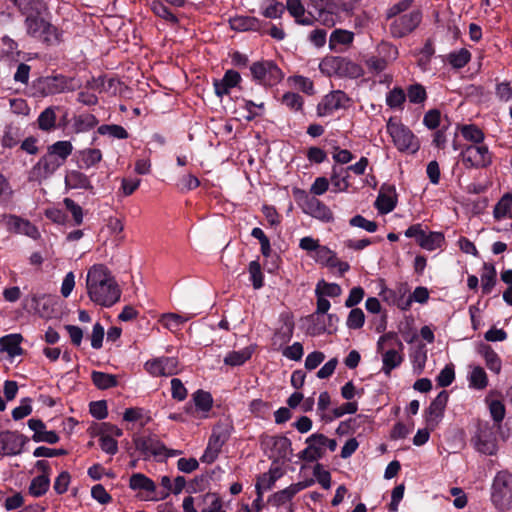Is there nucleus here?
I'll list each match as a JSON object with an SVG mask.
<instances>
[{"label":"nucleus","mask_w":512,"mask_h":512,"mask_svg":"<svg viewBox=\"0 0 512 512\" xmlns=\"http://www.w3.org/2000/svg\"><path fill=\"white\" fill-rule=\"evenodd\" d=\"M87 291L94 303L110 307L121 296V290L111 271L104 264L93 265L87 273Z\"/></svg>","instance_id":"nucleus-1"},{"label":"nucleus","mask_w":512,"mask_h":512,"mask_svg":"<svg viewBox=\"0 0 512 512\" xmlns=\"http://www.w3.org/2000/svg\"><path fill=\"white\" fill-rule=\"evenodd\" d=\"M26 34L45 46H57L63 42V31L42 15L25 18Z\"/></svg>","instance_id":"nucleus-2"},{"label":"nucleus","mask_w":512,"mask_h":512,"mask_svg":"<svg viewBox=\"0 0 512 512\" xmlns=\"http://www.w3.org/2000/svg\"><path fill=\"white\" fill-rule=\"evenodd\" d=\"M490 501L498 512L512 510V473L503 469L498 471L491 483Z\"/></svg>","instance_id":"nucleus-3"},{"label":"nucleus","mask_w":512,"mask_h":512,"mask_svg":"<svg viewBox=\"0 0 512 512\" xmlns=\"http://www.w3.org/2000/svg\"><path fill=\"white\" fill-rule=\"evenodd\" d=\"M35 89L42 96L55 95L66 91H75L81 87L78 80L62 74L39 78L35 83Z\"/></svg>","instance_id":"nucleus-4"},{"label":"nucleus","mask_w":512,"mask_h":512,"mask_svg":"<svg viewBox=\"0 0 512 512\" xmlns=\"http://www.w3.org/2000/svg\"><path fill=\"white\" fill-rule=\"evenodd\" d=\"M250 73L253 81L265 87H273L284 78L282 70L272 60H260L252 63Z\"/></svg>","instance_id":"nucleus-5"},{"label":"nucleus","mask_w":512,"mask_h":512,"mask_svg":"<svg viewBox=\"0 0 512 512\" xmlns=\"http://www.w3.org/2000/svg\"><path fill=\"white\" fill-rule=\"evenodd\" d=\"M495 428L488 422L478 424L477 431L471 438V443L479 453L489 456L497 454L498 444Z\"/></svg>","instance_id":"nucleus-6"},{"label":"nucleus","mask_w":512,"mask_h":512,"mask_svg":"<svg viewBox=\"0 0 512 512\" xmlns=\"http://www.w3.org/2000/svg\"><path fill=\"white\" fill-rule=\"evenodd\" d=\"M65 163L48 148L29 172L30 181H42L51 177Z\"/></svg>","instance_id":"nucleus-7"},{"label":"nucleus","mask_w":512,"mask_h":512,"mask_svg":"<svg viewBox=\"0 0 512 512\" xmlns=\"http://www.w3.org/2000/svg\"><path fill=\"white\" fill-rule=\"evenodd\" d=\"M389 31L393 38H403L412 33L422 21L420 10H413L390 19Z\"/></svg>","instance_id":"nucleus-8"},{"label":"nucleus","mask_w":512,"mask_h":512,"mask_svg":"<svg viewBox=\"0 0 512 512\" xmlns=\"http://www.w3.org/2000/svg\"><path fill=\"white\" fill-rule=\"evenodd\" d=\"M387 132L391 136L394 145L400 152L418 150V143H414L415 135L412 131L401 123H395L391 119L387 123Z\"/></svg>","instance_id":"nucleus-9"},{"label":"nucleus","mask_w":512,"mask_h":512,"mask_svg":"<svg viewBox=\"0 0 512 512\" xmlns=\"http://www.w3.org/2000/svg\"><path fill=\"white\" fill-rule=\"evenodd\" d=\"M461 157L466 168H486L492 164V153L486 145H468Z\"/></svg>","instance_id":"nucleus-10"},{"label":"nucleus","mask_w":512,"mask_h":512,"mask_svg":"<svg viewBox=\"0 0 512 512\" xmlns=\"http://www.w3.org/2000/svg\"><path fill=\"white\" fill-rule=\"evenodd\" d=\"M29 441L30 439L27 436L17 431H2L0 433V454L2 456L19 455Z\"/></svg>","instance_id":"nucleus-11"},{"label":"nucleus","mask_w":512,"mask_h":512,"mask_svg":"<svg viewBox=\"0 0 512 512\" xmlns=\"http://www.w3.org/2000/svg\"><path fill=\"white\" fill-rule=\"evenodd\" d=\"M351 98L341 90H334L325 95L317 105L318 116L331 115L339 109H347L350 106Z\"/></svg>","instance_id":"nucleus-12"},{"label":"nucleus","mask_w":512,"mask_h":512,"mask_svg":"<svg viewBox=\"0 0 512 512\" xmlns=\"http://www.w3.org/2000/svg\"><path fill=\"white\" fill-rule=\"evenodd\" d=\"M448 399V392L443 390L431 401L429 407L424 413L425 422L428 428L434 429L438 425L440 419L444 416Z\"/></svg>","instance_id":"nucleus-13"},{"label":"nucleus","mask_w":512,"mask_h":512,"mask_svg":"<svg viewBox=\"0 0 512 512\" xmlns=\"http://www.w3.org/2000/svg\"><path fill=\"white\" fill-rule=\"evenodd\" d=\"M321 433H313L305 440L307 447L297 454V457L304 462H317L325 456V448L322 440H319Z\"/></svg>","instance_id":"nucleus-14"},{"label":"nucleus","mask_w":512,"mask_h":512,"mask_svg":"<svg viewBox=\"0 0 512 512\" xmlns=\"http://www.w3.org/2000/svg\"><path fill=\"white\" fill-rule=\"evenodd\" d=\"M397 201L398 195L395 186L384 183L380 187L374 206L380 214H388L395 209Z\"/></svg>","instance_id":"nucleus-15"},{"label":"nucleus","mask_w":512,"mask_h":512,"mask_svg":"<svg viewBox=\"0 0 512 512\" xmlns=\"http://www.w3.org/2000/svg\"><path fill=\"white\" fill-rule=\"evenodd\" d=\"M241 82L240 73L234 69H228L222 79H213L214 93L217 97L223 98L230 94L231 89L239 87Z\"/></svg>","instance_id":"nucleus-16"},{"label":"nucleus","mask_w":512,"mask_h":512,"mask_svg":"<svg viewBox=\"0 0 512 512\" xmlns=\"http://www.w3.org/2000/svg\"><path fill=\"white\" fill-rule=\"evenodd\" d=\"M267 445L270 446L273 454L276 455L274 463L282 461H290V455L293 452L291 440L284 435H274L268 437Z\"/></svg>","instance_id":"nucleus-17"},{"label":"nucleus","mask_w":512,"mask_h":512,"mask_svg":"<svg viewBox=\"0 0 512 512\" xmlns=\"http://www.w3.org/2000/svg\"><path fill=\"white\" fill-rule=\"evenodd\" d=\"M28 427L34 431L32 440L36 443L46 442L48 444H56L60 437L55 431H47L46 424L41 419L31 418L27 422Z\"/></svg>","instance_id":"nucleus-18"},{"label":"nucleus","mask_w":512,"mask_h":512,"mask_svg":"<svg viewBox=\"0 0 512 512\" xmlns=\"http://www.w3.org/2000/svg\"><path fill=\"white\" fill-rule=\"evenodd\" d=\"M7 227L9 231L24 234L33 239L39 236L37 227L29 220L23 219L17 215H9L7 219Z\"/></svg>","instance_id":"nucleus-19"},{"label":"nucleus","mask_w":512,"mask_h":512,"mask_svg":"<svg viewBox=\"0 0 512 512\" xmlns=\"http://www.w3.org/2000/svg\"><path fill=\"white\" fill-rule=\"evenodd\" d=\"M64 182L67 189H84L88 191H93L94 189L90 178L79 170L67 171Z\"/></svg>","instance_id":"nucleus-20"},{"label":"nucleus","mask_w":512,"mask_h":512,"mask_svg":"<svg viewBox=\"0 0 512 512\" xmlns=\"http://www.w3.org/2000/svg\"><path fill=\"white\" fill-rule=\"evenodd\" d=\"M479 354L484 358L486 367L493 373L499 374L502 369V361L495 350L488 344H481Z\"/></svg>","instance_id":"nucleus-21"},{"label":"nucleus","mask_w":512,"mask_h":512,"mask_svg":"<svg viewBox=\"0 0 512 512\" xmlns=\"http://www.w3.org/2000/svg\"><path fill=\"white\" fill-rule=\"evenodd\" d=\"M306 212L325 222H329L333 219V213L330 208L315 197L307 200Z\"/></svg>","instance_id":"nucleus-22"},{"label":"nucleus","mask_w":512,"mask_h":512,"mask_svg":"<svg viewBox=\"0 0 512 512\" xmlns=\"http://www.w3.org/2000/svg\"><path fill=\"white\" fill-rule=\"evenodd\" d=\"M23 340L21 334H8L0 338V349L5 351L11 357L20 356L23 354V349L20 344Z\"/></svg>","instance_id":"nucleus-23"},{"label":"nucleus","mask_w":512,"mask_h":512,"mask_svg":"<svg viewBox=\"0 0 512 512\" xmlns=\"http://www.w3.org/2000/svg\"><path fill=\"white\" fill-rule=\"evenodd\" d=\"M58 107L49 106L45 108L38 116L37 127L43 132H51L56 129V110Z\"/></svg>","instance_id":"nucleus-24"},{"label":"nucleus","mask_w":512,"mask_h":512,"mask_svg":"<svg viewBox=\"0 0 512 512\" xmlns=\"http://www.w3.org/2000/svg\"><path fill=\"white\" fill-rule=\"evenodd\" d=\"M404 361L402 352L395 348H390L382 354V371L389 376L391 371L399 367Z\"/></svg>","instance_id":"nucleus-25"},{"label":"nucleus","mask_w":512,"mask_h":512,"mask_svg":"<svg viewBox=\"0 0 512 512\" xmlns=\"http://www.w3.org/2000/svg\"><path fill=\"white\" fill-rule=\"evenodd\" d=\"M129 488L134 491L156 492L155 482L143 473H134L130 476Z\"/></svg>","instance_id":"nucleus-26"},{"label":"nucleus","mask_w":512,"mask_h":512,"mask_svg":"<svg viewBox=\"0 0 512 512\" xmlns=\"http://www.w3.org/2000/svg\"><path fill=\"white\" fill-rule=\"evenodd\" d=\"M230 431L226 426L217 425L213 428L212 434L208 441V446L211 447L214 452H221L223 445L229 440Z\"/></svg>","instance_id":"nucleus-27"},{"label":"nucleus","mask_w":512,"mask_h":512,"mask_svg":"<svg viewBox=\"0 0 512 512\" xmlns=\"http://www.w3.org/2000/svg\"><path fill=\"white\" fill-rule=\"evenodd\" d=\"M497 283V272L493 264L484 263L481 274V288L484 295H489Z\"/></svg>","instance_id":"nucleus-28"},{"label":"nucleus","mask_w":512,"mask_h":512,"mask_svg":"<svg viewBox=\"0 0 512 512\" xmlns=\"http://www.w3.org/2000/svg\"><path fill=\"white\" fill-rule=\"evenodd\" d=\"M230 26L235 31H258L261 21L255 17L238 16L230 19Z\"/></svg>","instance_id":"nucleus-29"},{"label":"nucleus","mask_w":512,"mask_h":512,"mask_svg":"<svg viewBox=\"0 0 512 512\" xmlns=\"http://www.w3.org/2000/svg\"><path fill=\"white\" fill-rule=\"evenodd\" d=\"M102 160V152L97 148H86L79 151V164L80 169H89L94 167Z\"/></svg>","instance_id":"nucleus-30"},{"label":"nucleus","mask_w":512,"mask_h":512,"mask_svg":"<svg viewBox=\"0 0 512 512\" xmlns=\"http://www.w3.org/2000/svg\"><path fill=\"white\" fill-rule=\"evenodd\" d=\"M493 217L496 220L504 218L512 219V194H504L493 209Z\"/></svg>","instance_id":"nucleus-31"},{"label":"nucleus","mask_w":512,"mask_h":512,"mask_svg":"<svg viewBox=\"0 0 512 512\" xmlns=\"http://www.w3.org/2000/svg\"><path fill=\"white\" fill-rule=\"evenodd\" d=\"M253 354L252 347H245L239 351H230L224 358V364L236 367L246 363Z\"/></svg>","instance_id":"nucleus-32"},{"label":"nucleus","mask_w":512,"mask_h":512,"mask_svg":"<svg viewBox=\"0 0 512 512\" xmlns=\"http://www.w3.org/2000/svg\"><path fill=\"white\" fill-rule=\"evenodd\" d=\"M364 75L363 68L351 61L346 57H341L340 59V67H339V76L340 77H349L352 79L359 78Z\"/></svg>","instance_id":"nucleus-33"},{"label":"nucleus","mask_w":512,"mask_h":512,"mask_svg":"<svg viewBox=\"0 0 512 512\" xmlns=\"http://www.w3.org/2000/svg\"><path fill=\"white\" fill-rule=\"evenodd\" d=\"M91 380L93 384L100 390H106L118 385V379L116 375L104 373L101 371H92Z\"/></svg>","instance_id":"nucleus-34"},{"label":"nucleus","mask_w":512,"mask_h":512,"mask_svg":"<svg viewBox=\"0 0 512 512\" xmlns=\"http://www.w3.org/2000/svg\"><path fill=\"white\" fill-rule=\"evenodd\" d=\"M46 10L47 6L43 0H23L20 5V13L25 18L42 15Z\"/></svg>","instance_id":"nucleus-35"},{"label":"nucleus","mask_w":512,"mask_h":512,"mask_svg":"<svg viewBox=\"0 0 512 512\" xmlns=\"http://www.w3.org/2000/svg\"><path fill=\"white\" fill-rule=\"evenodd\" d=\"M354 40V33L348 30L335 29L329 38V48L336 51L338 45H350Z\"/></svg>","instance_id":"nucleus-36"},{"label":"nucleus","mask_w":512,"mask_h":512,"mask_svg":"<svg viewBox=\"0 0 512 512\" xmlns=\"http://www.w3.org/2000/svg\"><path fill=\"white\" fill-rule=\"evenodd\" d=\"M489 412L497 430L501 429V423L506 415V408L503 401L498 399L487 400Z\"/></svg>","instance_id":"nucleus-37"},{"label":"nucleus","mask_w":512,"mask_h":512,"mask_svg":"<svg viewBox=\"0 0 512 512\" xmlns=\"http://www.w3.org/2000/svg\"><path fill=\"white\" fill-rule=\"evenodd\" d=\"M282 476L283 471L280 467H271L268 473H263L258 477L256 484H261L263 491L271 490L275 486L276 481Z\"/></svg>","instance_id":"nucleus-38"},{"label":"nucleus","mask_w":512,"mask_h":512,"mask_svg":"<svg viewBox=\"0 0 512 512\" xmlns=\"http://www.w3.org/2000/svg\"><path fill=\"white\" fill-rule=\"evenodd\" d=\"M471 60V53L466 48L453 51L447 55V62L454 69L465 67Z\"/></svg>","instance_id":"nucleus-39"},{"label":"nucleus","mask_w":512,"mask_h":512,"mask_svg":"<svg viewBox=\"0 0 512 512\" xmlns=\"http://www.w3.org/2000/svg\"><path fill=\"white\" fill-rule=\"evenodd\" d=\"M98 122H99L98 119L93 114L88 113V114H82V115L76 116L74 118V124H73L74 131L76 133L89 131V130L93 129L94 127H96Z\"/></svg>","instance_id":"nucleus-40"},{"label":"nucleus","mask_w":512,"mask_h":512,"mask_svg":"<svg viewBox=\"0 0 512 512\" xmlns=\"http://www.w3.org/2000/svg\"><path fill=\"white\" fill-rule=\"evenodd\" d=\"M47 148L59 159H61L64 163H66L67 159L71 156L73 152V145L68 140L56 141L53 144L48 145Z\"/></svg>","instance_id":"nucleus-41"},{"label":"nucleus","mask_w":512,"mask_h":512,"mask_svg":"<svg viewBox=\"0 0 512 512\" xmlns=\"http://www.w3.org/2000/svg\"><path fill=\"white\" fill-rule=\"evenodd\" d=\"M149 412L141 407H130L127 408L123 414V420L127 422L141 421V426H145L151 421V417L148 415Z\"/></svg>","instance_id":"nucleus-42"},{"label":"nucleus","mask_w":512,"mask_h":512,"mask_svg":"<svg viewBox=\"0 0 512 512\" xmlns=\"http://www.w3.org/2000/svg\"><path fill=\"white\" fill-rule=\"evenodd\" d=\"M387 344L390 348H395L396 350H399L400 352H403L404 345L402 341L399 339L396 332H387L380 336L378 342H377V352L381 353L384 349V345Z\"/></svg>","instance_id":"nucleus-43"},{"label":"nucleus","mask_w":512,"mask_h":512,"mask_svg":"<svg viewBox=\"0 0 512 512\" xmlns=\"http://www.w3.org/2000/svg\"><path fill=\"white\" fill-rule=\"evenodd\" d=\"M192 400L196 410L202 412H209L213 405V398L209 392L204 390H197L192 395Z\"/></svg>","instance_id":"nucleus-44"},{"label":"nucleus","mask_w":512,"mask_h":512,"mask_svg":"<svg viewBox=\"0 0 512 512\" xmlns=\"http://www.w3.org/2000/svg\"><path fill=\"white\" fill-rule=\"evenodd\" d=\"M349 175L347 172H345L344 169H340V172H338L336 167L332 168V174H331V183L333 186L334 192H344L347 191L350 183L348 181Z\"/></svg>","instance_id":"nucleus-45"},{"label":"nucleus","mask_w":512,"mask_h":512,"mask_svg":"<svg viewBox=\"0 0 512 512\" xmlns=\"http://www.w3.org/2000/svg\"><path fill=\"white\" fill-rule=\"evenodd\" d=\"M460 131L464 139L476 145L484 141V132L475 124L462 125Z\"/></svg>","instance_id":"nucleus-46"},{"label":"nucleus","mask_w":512,"mask_h":512,"mask_svg":"<svg viewBox=\"0 0 512 512\" xmlns=\"http://www.w3.org/2000/svg\"><path fill=\"white\" fill-rule=\"evenodd\" d=\"M50 487V478L47 475H39L32 479L29 493L34 497L43 496Z\"/></svg>","instance_id":"nucleus-47"},{"label":"nucleus","mask_w":512,"mask_h":512,"mask_svg":"<svg viewBox=\"0 0 512 512\" xmlns=\"http://www.w3.org/2000/svg\"><path fill=\"white\" fill-rule=\"evenodd\" d=\"M150 6H151L152 12L156 16H158L172 24L178 23L179 20H178L177 16L162 1L153 0L151 2Z\"/></svg>","instance_id":"nucleus-48"},{"label":"nucleus","mask_w":512,"mask_h":512,"mask_svg":"<svg viewBox=\"0 0 512 512\" xmlns=\"http://www.w3.org/2000/svg\"><path fill=\"white\" fill-rule=\"evenodd\" d=\"M248 272L253 288L256 290L261 289L264 286V274L258 260L249 263Z\"/></svg>","instance_id":"nucleus-49"},{"label":"nucleus","mask_w":512,"mask_h":512,"mask_svg":"<svg viewBox=\"0 0 512 512\" xmlns=\"http://www.w3.org/2000/svg\"><path fill=\"white\" fill-rule=\"evenodd\" d=\"M315 294L335 298L342 294V288L337 283H328L322 279L316 285Z\"/></svg>","instance_id":"nucleus-50"},{"label":"nucleus","mask_w":512,"mask_h":512,"mask_svg":"<svg viewBox=\"0 0 512 512\" xmlns=\"http://www.w3.org/2000/svg\"><path fill=\"white\" fill-rule=\"evenodd\" d=\"M340 59L341 56H326L319 64L320 71L327 76H339Z\"/></svg>","instance_id":"nucleus-51"},{"label":"nucleus","mask_w":512,"mask_h":512,"mask_svg":"<svg viewBox=\"0 0 512 512\" xmlns=\"http://www.w3.org/2000/svg\"><path fill=\"white\" fill-rule=\"evenodd\" d=\"M406 93L401 87H394L386 95V104L392 109H402Z\"/></svg>","instance_id":"nucleus-52"},{"label":"nucleus","mask_w":512,"mask_h":512,"mask_svg":"<svg viewBox=\"0 0 512 512\" xmlns=\"http://www.w3.org/2000/svg\"><path fill=\"white\" fill-rule=\"evenodd\" d=\"M202 505V512H217L222 508V500L217 494L208 492L202 497L201 502L198 503V506Z\"/></svg>","instance_id":"nucleus-53"},{"label":"nucleus","mask_w":512,"mask_h":512,"mask_svg":"<svg viewBox=\"0 0 512 512\" xmlns=\"http://www.w3.org/2000/svg\"><path fill=\"white\" fill-rule=\"evenodd\" d=\"M469 385L470 387H473L478 390H483L487 387V374L481 366H476L473 368L469 377Z\"/></svg>","instance_id":"nucleus-54"},{"label":"nucleus","mask_w":512,"mask_h":512,"mask_svg":"<svg viewBox=\"0 0 512 512\" xmlns=\"http://www.w3.org/2000/svg\"><path fill=\"white\" fill-rule=\"evenodd\" d=\"M294 496V491L290 486H288L283 490L277 491L270 495L268 497V503L272 504L275 507H280L288 502H291Z\"/></svg>","instance_id":"nucleus-55"},{"label":"nucleus","mask_w":512,"mask_h":512,"mask_svg":"<svg viewBox=\"0 0 512 512\" xmlns=\"http://www.w3.org/2000/svg\"><path fill=\"white\" fill-rule=\"evenodd\" d=\"M97 132L100 135H110L116 139H127L129 137L127 130L117 124H103L98 127Z\"/></svg>","instance_id":"nucleus-56"},{"label":"nucleus","mask_w":512,"mask_h":512,"mask_svg":"<svg viewBox=\"0 0 512 512\" xmlns=\"http://www.w3.org/2000/svg\"><path fill=\"white\" fill-rule=\"evenodd\" d=\"M406 97L413 104H422L427 99L426 89L422 84L414 83L407 88Z\"/></svg>","instance_id":"nucleus-57"},{"label":"nucleus","mask_w":512,"mask_h":512,"mask_svg":"<svg viewBox=\"0 0 512 512\" xmlns=\"http://www.w3.org/2000/svg\"><path fill=\"white\" fill-rule=\"evenodd\" d=\"M251 413L261 419H267L270 415L271 404L262 399H254L249 404Z\"/></svg>","instance_id":"nucleus-58"},{"label":"nucleus","mask_w":512,"mask_h":512,"mask_svg":"<svg viewBox=\"0 0 512 512\" xmlns=\"http://www.w3.org/2000/svg\"><path fill=\"white\" fill-rule=\"evenodd\" d=\"M20 141V133L19 128L13 127L11 125L6 126L4 130V134L1 139V145L4 148H13Z\"/></svg>","instance_id":"nucleus-59"},{"label":"nucleus","mask_w":512,"mask_h":512,"mask_svg":"<svg viewBox=\"0 0 512 512\" xmlns=\"http://www.w3.org/2000/svg\"><path fill=\"white\" fill-rule=\"evenodd\" d=\"M365 314L360 308H352L348 314L346 325L349 329L357 330L363 327Z\"/></svg>","instance_id":"nucleus-60"},{"label":"nucleus","mask_w":512,"mask_h":512,"mask_svg":"<svg viewBox=\"0 0 512 512\" xmlns=\"http://www.w3.org/2000/svg\"><path fill=\"white\" fill-rule=\"evenodd\" d=\"M47 298L46 294H31L23 299L22 306L29 313L37 314L41 302Z\"/></svg>","instance_id":"nucleus-61"},{"label":"nucleus","mask_w":512,"mask_h":512,"mask_svg":"<svg viewBox=\"0 0 512 512\" xmlns=\"http://www.w3.org/2000/svg\"><path fill=\"white\" fill-rule=\"evenodd\" d=\"M445 242V237L442 232L429 231L425 237V243L423 249L428 251H434L440 248Z\"/></svg>","instance_id":"nucleus-62"},{"label":"nucleus","mask_w":512,"mask_h":512,"mask_svg":"<svg viewBox=\"0 0 512 512\" xmlns=\"http://www.w3.org/2000/svg\"><path fill=\"white\" fill-rule=\"evenodd\" d=\"M455 380V370L453 364L446 365L438 374L436 381L439 387H448Z\"/></svg>","instance_id":"nucleus-63"},{"label":"nucleus","mask_w":512,"mask_h":512,"mask_svg":"<svg viewBox=\"0 0 512 512\" xmlns=\"http://www.w3.org/2000/svg\"><path fill=\"white\" fill-rule=\"evenodd\" d=\"M281 103L291 110H301L303 107V98L298 93L286 92L281 99Z\"/></svg>","instance_id":"nucleus-64"}]
</instances>
